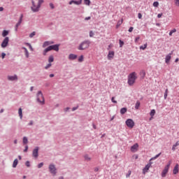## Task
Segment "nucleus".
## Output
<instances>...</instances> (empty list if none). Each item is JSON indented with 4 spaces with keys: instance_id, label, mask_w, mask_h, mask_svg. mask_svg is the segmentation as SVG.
Listing matches in <instances>:
<instances>
[{
    "instance_id": "obj_1",
    "label": "nucleus",
    "mask_w": 179,
    "mask_h": 179,
    "mask_svg": "<svg viewBox=\"0 0 179 179\" xmlns=\"http://www.w3.org/2000/svg\"><path fill=\"white\" fill-rule=\"evenodd\" d=\"M136 79H138V77L136 76V73L132 72L128 76V85H129V86H133Z\"/></svg>"
},
{
    "instance_id": "obj_2",
    "label": "nucleus",
    "mask_w": 179,
    "mask_h": 179,
    "mask_svg": "<svg viewBox=\"0 0 179 179\" xmlns=\"http://www.w3.org/2000/svg\"><path fill=\"white\" fill-rule=\"evenodd\" d=\"M53 50L54 51H59V45H50L47 48H45L43 51V55H47L48 51H51Z\"/></svg>"
},
{
    "instance_id": "obj_3",
    "label": "nucleus",
    "mask_w": 179,
    "mask_h": 179,
    "mask_svg": "<svg viewBox=\"0 0 179 179\" xmlns=\"http://www.w3.org/2000/svg\"><path fill=\"white\" fill-rule=\"evenodd\" d=\"M36 100L40 103V104L44 105L45 103L44 96L43 95V92H41V91L38 92L36 94Z\"/></svg>"
},
{
    "instance_id": "obj_4",
    "label": "nucleus",
    "mask_w": 179,
    "mask_h": 179,
    "mask_svg": "<svg viewBox=\"0 0 179 179\" xmlns=\"http://www.w3.org/2000/svg\"><path fill=\"white\" fill-rule=\"evenodd\" d=\"M170 166H171V161H169L168 164L165 166L164 170L162 171L161 176L162 178H164L167 176V173H169V170L170 169Z\"/></svg>"
},
{
    "instance_id": "obj_5",
    "label": "nucleus",
    "mask_w": 179,
    "mask_h": 179,
    "mask_svg": "<svg viewBox=\"0 0 179 179\" xmlns=\"http://www.w3.org/2000/svg\"><path fill=\"white\" fill-rule=\"evenodd\" d=\"M89 41H84L79 46L78 50H86V48H89Z\"/></svg>"
},
{
    "instance_id": "obj_6",
    "label": "nucleus",
    "mask_w": 179,
    "mask_h": 179,
    "mask_svg": "<svg viewBox=\"0 0 179 179\" xmlns=\"http://www.w3.org/2000/svg\"><path fill=\"white\" fill-rule=\"evenodd\" d=\"M31 3H32V6H31V9L32 10V12H38V10H40V7L38 5H36V3L34 2V0L31 1Z\"/></svg>"
},
{
    "instance_id": "obj_7",
    "label": "nucleus",
    "mask_w": 179,
    "mask_h": 179,
    "mask_svg": "<svg viewBox=\"0 0 179 179\" xmlns=\"http://www.w3.org/2000/svg\"><path fill=\"white\" fill-rule=\"evenodd\" d=\"M126 125L129 127V128H134V127H135V122H134V120H132V119H127L126 120Z\"/></svg>"
},
{
    "instance_id": "obj_8",
    "label": "nucleus",
    "mask_w": 179,
    "mask_h": 179,
    "mask_svg": "<svg viewBox=\"0 0 179 179\" xmlns=\"http://www.w3.org/2000/svg\"><path fill=\"white\" fill-rule=\"evenodd\" d=\"M9 44V37H6L1 43V48H6Z\"/></svg>"
},
{
    "instance_id": "obj_9",
    "label": "nucleus",
    "mask_w": 179,
    "mask_h": 179,
    "mask_svg": "<svg viewBox=\"0 0 179 179\" xmlns=\"http://www.w3.org/2000/svg\"><path fill=\"white\" fill-rule=\"evenodd\" d=\"M49 171L51 174L53 176H55L57 174V168H55V165L54 164H50L49 165Z\"/></svg>"
},
{
    "instance_id": "obj_10",
    "label": "nucleus",
    "mask_w": 179,
    "mask_h": 179,
    "mask_svg": "<svg viewBox=\"0 0 179 179\" xmlns=\"http://www.w3.org/2000/svg\"><path fill=\"white\" fill-rule=\"evenodd\" d=\"M115 55V52H114V50H109L107 58L109 61H111V59H114Z\"/></svg>"
},
{
    "instance_id": "obj_11",
    "label": "nucleus",
    "mask_w": 179,
    "mask_h": 179,
    "mask_svg": "<svg viewBox=\"0 0 179 179\" xmlns=\"http://www.w3.org/2000/svg\"><path fill=\"white\" fill-rule=\"evenodd\" d=\"M152 167V163L148 164L143 169V173L145 174L149 171V169Z\"/></svg>"
},
{
    "instance_id": "obj_12",
    "label": "nucleus",
    "mask_w": 179,
    "mask_h": 179,
    "mask_svg": "<svg viewBox=\"0 0 179 179\" xmlns=\"http://www.w3.org/2000/svg\"><path fill=\"white\" fill-rule=\"evenodd\" d=\"M139 148V145L138 143H135L134 145L131 147V152L135 153L138 152V149Z\"/></svg>"
},
{
    "instance_id": "obj_13",
    "label": "nucleus",
    "mask_w": 179,
    "mask_h": 179,
    "mask_svg": "<svg viewBox=\"0 0 179 179\" xmlns=\"http://www.w3.org/2000/svg\"><path fill=\"white\" fill-rule=\"evenodd\" d=\"M22 20H23V14H21L20 17V20L15 25V31H17V27H19V26H20V24H22Z\"/></svg>"
},
{
    "instance_id": "obj_14",
    "label": "nucleus",
    "mask_w": 179,
    "mask_h": 179,
    "mask_svg": "<svg viewBox=\"0 0 179 179\" xmlns=\"http://www.w3.org/2000/svg\"><path fill=\"white\" fill-rule=\"evenodd\" d=\"M32 156L36 159L38 157V147H36L35 149H34Z\"/></svg>"
},
{
    "instance_id": "obj_15",
    "label": "nucleus",
    "mask_w": 179,
    "mask_h": 179,
    "mask_svg": "<svg viewBox=\"0 0 179 179\" xmlns=\"http://www.w3.org/2000/svg\"><path fill=\"white\" fill-rule=\"evenodd\" d=\"M173 54V52L171 53L168 54L165 57V62L166 64H169L170 60L171 59V55Z\"/></svg>"
},
{
    "instance_id": "obj_16",
    "label": "nucleus",
    "mask_w": 179,
    "mask_h": 179,
    "mask_svg": "<svg viewBox=\"0 0 179 179\" xmlns=\"http://www.w3.org/2000/svg\"><path fill=\"white\" fill-rule=\"evenodd\" d=\"M8 79L11 81L17 80V76H8Z\"/></svg>"
},
{
    "instance_id": "obj_17",
    "label": "nucleus",
    "mask_w": 179,
    "mask_h": 179,
    "mask_svg": "<svg viewBox=\"0 0 179 179\" xmlns=\"http://www.w3.org/2000/svg\"><path fill=\"white\" fill-rule=\"evenodd\" d=\"M72 3H74L75 5H80V3H82V0L78 1L72 0L69 2V5H72Z\"/></svg>"
},
{
    "instance_id": "obj_18",
    "label": "nucleus",
    "mask_w": 179,
    "mask_h": 179,
    "mask_svg": "<svg viewBox=\"0 0 179 179\" xmlns=\"http://www.w3.org/2000/svg\"><path fill=\"white\" fill-rule=\"evenodd\" d=\"M78 58V55H74V54H70L69 56V59L72 60V59H76Z\"/></svg>"
},
{
    "instance_id": "obj_19",
    "label": "nucleus",
    "mask_w": 179,
    "mask_h": 179,
    "mask_svg": "<svg viewBox=\"0 0 179 179\" xmlns=\"http://www.w3.org/2000/svg\"><path fill=\"white\" fill-rule=\"evenodd\" d=\"M173 174H178V164H177L173 171Z\"/></svg>"
},
{
    "instance_id": "obj_20",
    "label": "nucleus",
    "mask_w": 179,
    "mask_h": 179,
    "mask_svg": "<svg viewBox=\"0 0 179 179\" xmlns=\"http://www.w3.org/2000/svg\"><path fill=\"white\" fill-rule=\"evenodd\" d=\"M18 114H19V117H20V120H22L23 118V112L22 110V108H20L18 109Z\"/></svg>"
},
{
    "instance_id": "obj_21",
    "label": "nucleus",
    "mask_w": 179,
    "mask_h": 179,
    "mask_svg": "<svg viewBox=\"0 0 179 179\" xmlns=\"http://www.w3.org/2000/svg\"><path fill=\"white\" fill-rule=\"evenodd\" d=\"M127 111H128V109L127 108H122L120 109V114L124 115V114H125V113H127Z\"/></svg>"
},
{
    "instance_id": "obj_22",
    "label": "nucleus",
    "mask_w": 179,
    "mask_h": 179,
    "mask_svg": "<svg viewBox=\"0 0 179 179\" xmlns=\"http://www.w3.org/2000/svg\"><path fill=\"white\" fill-rule=\"evenodd\" d=\"M22 50H24V51L25 57H26L27 58H29V50H27V48H22Z\"/></svg>"
},
{
    "instance_id": "obj_23",
    "label": "nucleus",
    "mask_w": 179,
    "mask_h": 179,
    "mask_svg": "<svg viewBox=\"0 0 179 179\" xmlns=\"http://www.w3.org/2000/svg\"><path fill=\"white\" fill-rule=\"evenodd\" d=\"M8 34H9V31L7 30H3L2 32V36L3 37H6V36H8Z\"/></svg>"
},
{
    "instance_id": "obj_24",
    "label": "nucleus",
    "mask_w": 179,
    "mask_h": 179,
    "mask_svg": "<svg viewBox=\"0 0 179 179\" xmlns=\"http://www.w3.org/2000/svg\"><path fill=\"white\" fill-rule=\"evenodd\" d=\"M17 163H19V161H17V159H15L13 164V169H15V167L17 166Z\"/></svg>"
},
{
    "instance_id": "obj_25",
    "label": "nucleus",
    "mask_w": 179,
    "mask_h": 179,
    "mask_svg": "<svg viewBox=\"0 0 179 179\" xmlns=\"http://www.w3.org/2000/svg\"><path fill=\"white\" fill-rule=\"evenodd\" d=\"M50 44H52V42H48V41H45L43 45V48H45V47H48V45H50Z\"/></svg>"
},
{
    "instance_id": "obj_26",
    "label": "nucleus",
    "mask_w": 179,
    "mask_h": 179,
    "mask_svg": "<svg viewBox=\"0 0 179 179\" xmlns=\"http://www.w3.org/2000/svg\"><path fill=\"white\" fill-rule=\"evenodd\" d=\"M155 114H156V110L155 109L151 110L150 113V117H155Z\"/></svg>"
},
{
    "instance_id": "obj_27",
    "label": "nucleus",
    "mask_w": 179,
    "mask_h": 179,
    "mask_svg": "<svg viewBox=\"0 0 179 179\" xmlns=\"http://www.w3.org/2000/svg\"><path fill=\"white\" fill-rule=\"evenodd\" d=\"M140 106H141V102H139V101H137L135 105L136 110H138Z\"/></svg>"
},
{
    "instance_id": "obj_28",
    "label": "nucleus",
    "mask_w": 179,
    "mask_h": 179,
    "mask_svg": "<svg viewBox=\"0 0 179 179\" xmlns=\"http://www.w3.org/2000/svg\"><path fill=\"white\" fill-rule=\"evenodd\" d=\"M48 62L51 64V62H54V56L50 55L48 58Z\"/></svg>"
},
{
    "instance_id": "obj_29",
    "label": "nucleus",
    "mask_w": 179,
    "mask_h": 179,
    "mask_svg": "<svg viewBox=\"0 0 179 179\" xmlns=\"http://www.w3.org/2000/svg\"><path fill=\"white\" fill-rule=\"evenodd\" d=\"M160 155H162V152H160L159 154L157 155L155 157H152L150 160V162H152V160H156V159H157V157H159L160 156Z\"/></svg>"
},
{
    "instance_id": "obj_30",
    "label": "nucleus",
    "mask_w": 179,
    "mask_h": 179,
    "mask_svg": "<svg viewBox=\"0 0 179 179\" xmlns=\"http://www.w3.org/2000/svg\"><path fill=\"white\" fill-rule=\"evenodd\" d=\"M147 47H148V43H145L143 45H141L140 47V50H146Z\"/></svg>"
},
{
    "instance_id": "obj_31",
    "label": "nucleus",
    "mask_w": 179,
    "mask_h": 179,
    "mask_svg": "<svg viewBox=\"0 0 179 179\" xmlns=\"http://www.w3.org/2000/svg\"><path fill=\"white\" fill-rule=\"evenodd\" d=\"M168 94H169V90L166 89V90H165L164 95V99H165V100H166V99H167Z\"/></svg>"
},
{
    "instance_id": "obj_32",
    "label": "nucleus",
    "mask_w": 179,
    "mask_h": 179,
    "mask_svg": "<svg viewBox=\"0 0 179 179\" xmlns=\"http://www.w3.org/2000/svg\"><path fill=\"white\" fill-rule=\"evenodd\" d=\"M43 3H44V0H38V6H39V8H41V4Z\"/></svg>"
},
{
    "instance_id": "obj_33",
    "label": "nucleus",
    "mask_w": 179,
    "mask_h": 179,
    "mask_svg": "<svg viewBox=\"0 0 179 179\" xmlns=\"http://www.w3.org/2000/svg\"><path fill=\"white\" fill-rule=\"evenodd\" d=\"M29 142V141L27 140V137H24L23 138V143L24 145H27V143Z\"/></svg>"
},
{
    "instance_id": "obj_34",
    "label": "nucleus",
    "mask_w": 179,
    "mask_h": 179,
    "mask_svg": "<svg viewBox=\"0 0 179 179\" xmlns=\"http://www.w3.org/2000/svg\"><path fill=\"white\" fill-rule=\"evenodd\" d=\"M52 65V64L51 63L48 64L45 66V69H49V68H51Z\"/></svg>"
},
{
    "instance_id": "obj_35",
    "label": "nucleus",
    "mask_w": 179,
    "mask_h": 179,
    "mask_svg": "<svg viewBox=\"0 0 179 179\" xmlns=\"http://www.w3.org/2000/svg\"><path fill=\"white\" fill-rule=\"evenodd\" d=\"M26 45H27L29 48V50H31V51L34 50L33 47L31 46V45L30 43H27Z\"/></svg>"
},
{
    "instance_id": "obj_36",
    "label": "nucleus",
    "mask_w": 179,
    "mask_h": 179,
    "mask_svg": "<svg viewBox=\"0 0 179 179\" xmlns=\"http://www.w3.org/2000/svg\"><path fill=\"white\" fill-rule=\"evenodd\" d=\"M177 31V29H173L169 32V36H173V33H176Z\"/></svg>"
},
{
    "instance_id": "obj_37",
    "label": "nucleus",
    "mask_w": 179,
    "mask_h": 179,
    "mask_svg": "<svg viewBox=\"0 0 179 179\" xmlns=\"http://www.w3.org/2000/svg\"><path fill=\"white\" fill-rule=\"evenodd\" d=\"M34 36H36V31H33L32 33H31L29 34L30 38H33V37H34Z\"/></svg>"
},
{
    "instance_id": "obj_38",
    "label": "nucleus",
    "mask_w": 179,
    "mask_h": 179,
    "mask_svg": "<svg viewBox=\"0 0 179 179\" xmlns=\"http://www.w3.org/2000/svg\"><path fill=\"white\" fill-rule=\"evenodd\" d=\"M85 160L89 161L90 160V157H89V155H84Z\"/></svg>"
},
{
    "instance_id": "obj_39",
    "label": "nucleus",
    "mask_w": 179,
    "mask_h": 179,
    "mask_svg": "<svg viewBox=\"0 0 179 179\" xmlns=\"http://www.w3.org/2000/svg\"><path fill=\"white\" fill-rule=\"evenodd\" d=\"M124 22V20H121V21H118L117 24V27H120V25Z\"/></svg>"
},
{
    "instance_id": "obj_40",
    "label": "nucleus",
    "mask_w": 179,
    "mask_h": 179,
    "mask_svg": "<svg viewBox=\"0 0 179 179\" xmlns=\"http://www.w3.org/2000/svg\"><path fill=\"white\" fill-rule=\"evenodd\" d=\"M78 62H83V55H81V56L78 58Z\"/></svg>"
},
{
    "instance_id": "obj_41",
    "label": "nucleus",
    "mask_w": 179,
    "mask_h": 179,
    "mask_svg": "<svg viewBox=\"0 0 179 179\" xmlns=\"http://www.w3.org/2000/svg\"><path fill=\"white\" fill-rule=\"evenodd\" d=\"M153 6H155V8H157V6H159V2L155 1L153 3Z\"/></svg>"
},
{
    "instance_id": "obj_42",
    "label": "nucleus",
    "mask_w": 179,
    "mask_h": 179,
    "mask_svg": "<svg viewBox=\"0 0 179 179\" xmlns=\"http://www.w3.org/2000/svg\"><path fill=\"white\" fill-rule=\"evenodd\" d=\"M111 101H112V103L117 104V101H115V97L113 96L111 99Z\"/></svg>"
},
{
    "instance_id": "obj_43",
    "label": "nucleus",
    "mask_w": 179,
    "mask_h": 179,
    "mask_svg": "<svg viewBox=\"0 0 179 179\" xmlns=\"http://www.w3.org/2000/svg\"><path fill=\"white\" fill-rule=\"evenodd\" d=\"M141 74L142 75L143 78H145V76H146V72L145 71H142L141 72Z\"/></svg>"
},
{
    "instance_id": "obj_44",
    "label": "nucleus",
    "mask_w": 179,
    "mask_h": 179,
    "mask_svg": "<svg viewBox=\"0 0 179 179\" xmlns=\"http://www.w3.org/2000/svg\"><path fill=\"white\" fill-rule=\"evenodd\" d=\"M84 3L85 5H90V0H84Z\"/></svg>"
},
{
    "instance_id": "obj_45",
    "label": "nucleus",
    "mask_w": 179,
    "mask_h": 179,
    "mask_svg": "<svg viewBox=\"0 0 179 179\" xmlns=\"http://www.w3.org/2000/svg\"><path fill=\"white\" fill-rule=\"evenodd\" d=\"M131 171H129L128 173L126 175L127 178H129L131 176Z\"/></svg>"
},
{
    "instance_id": "obj_46",
    "label": "nucleus",
    "mask_w": 179,
    "mask_h": 179,
    "mask_svg": "<svg viewBox=\"0 0 179 179\" xmlns=\"http://www.w3.org/2000/svg\"><path fill=\"white\" fill-rule=\"evenodd\" d=\"M43 166H44V163L41 162L38 165V169H41V167H43Z\"/></svg>"
},
{
    "instance_id": "obj_47",
    "label": "nucleus",
    "mask_w": 179,
    "mask_h": 179,
    "mask_svg": "<svg viewBox=\"0 0 179 179\" xmlns=\"http://www.w3.org/2000/svg\"><path fill=\"white\" fill-rule=\"evenodd\" d=\"M113 47H114V45H113V44L110 43V44L108 46L107 50H111V48H113Z\"/></svg>"
},
{
    "instance_id": "obj_48",
    "label": "nucleus",
    "mask_w": 179,
    "mask_h": 179,
    "mask_svg": "<svg viewBox=\"0 0 179 179\" xmlns=\"http://www.w3.org/2000/svg\"><path fill=\"white\" fill-rule=\"evenodd\" d=\"M119 43H120V47L122 48V45H124V41L120 40V41H119Z\"/></svg>"
},
{
    "instance_id": "obj_49",
    "label": "nucleus",
    "mask_w": 179,
    "mask_h": 179,
    "mask_svg": "<svg viewBox=\"0 0 179 179\" xmlns=\"http://www.w3.org/2000/svg\"><path fill=\"white\" fill-rule=\"evenodd\" d=\"M5 57H6V54L5 52H2L1 53V58H2V59H3L5 58Z\"/></svg>"
},
{
    "instance_id": "obj_50",
    "label": "nucleus",
    "mask_w": 179,
    "mask_h": 179,
    "mask_svg": "<svg viewBox=\"0 0 179 179\" xmlns=\"http://www.w3.org/2000/svg\"><path fill=\"white\" fill-rule=\"evenodd\" d=\"M25 164H26L27 167H30V162L27 161Z\"/></svg>"
},
{
    "instance_id": "obj_51",
    "label": "nucleus",
    "mask_w": 179,
    "mask_h": 179,
    "mask_svg": "<svg viewBox=\"0 0 179 179\" xmlns=\"http://www.w3.org/2000/svg\"><path fill=\"white\" fill-rule=\"evenodd\" d=\"M78 108H79V106H77L76 107H73L72 108V111H76V110H78Z\"/></svg>"
},
{
    "instance_id": "obj_52",
    "label": "nucleus",
    "mask_w": 179,
    "mask_h": 179,
    "mask_svg": "<svg viewBox=\"0 0 179 179\" xmlns=\"http://www.w3.org/2000/svg\"><path fill=\"white\" fill-rule=\"evenodd\" d=\"M141 37L138 36L135 38V43H138V41H139Z\"/></svg>"
},
{
    "instance_id": "obj_53",
    "label": "nucleus",
    "mask_w": 179,
    "mask_h": 179,
    "mask_svg": "<svg viewBox=\"0 0 179 179\" xmlns=\"http://www.w3.org/2000/svg\"><path fill=\"white\" fill-rule=\"evenodd\" d=\"M133 31H134V27H130V28L129 29V33H132Z\"/></svg>"
},
{
    "instance_id": "obj_54",
    "label": "nucleus",
    "mask_w": 179,
    "mask_h": 179,
    "mask_svg": "<svg viewBox=\"0 0 179 179\" xmlns=\"http://www.w3.org/2000/svg\"><path fill=\"white\" fill-rule=\"evenodd\" d=\"M162 16H163V13H159L157 15V18L160 19V17H162Z\"/></svg>"
},
{
    "instance_id": "obj_55",
    "label": "nucleus",
    "mask_w": 179,
    "mask_h": 179,
    "mask_svg": "<svg viewBox=\"0 0 179 179\" xmlns=\"http://www.w3.org/2000/svg\"><path fill=\"white\" fill-rule=\"evenodd\" d=\"M138 19H142V14L141 13L138 14Z\"/></svg>"
},
{
    "instance_id": "obj_56",
    "label": "nucleus",
    "mask_w": 179,
    "mask_h": 179,
    "mask_svg": "<svg viewBox=\"0 0 179 179\" xmlns=\"http://www.w3.org/2000/svg\"><path fill=\"white\" fill-rule=\"evenodd\" d=\"M50 6L51 9H54V8H55L54 4L52 3H50Z\"/></svg>"
},
{
    "instance_id": "obj_57",
    "label": "nucleus",
    "mask_w": 179,
    "mask_h": 179,
    "mask_svg": "<svg viewBox=\"0 0 179 179\" xmlns=\"http://www.w3.org/2000/svg\"><path fill=\"white\" fill-rule=\"evenodd\" d=\"M176 148H177V145L174 144L172 147V150H176Z\"/></svg>"
},
{
    "instance_id": "obj_58",
    "label": "nucleus",
    "mask_w": 179,
    "mask_h": 179,
    "mask_svg": "<svg viewBox=\"0 0 179 179\" xmlns=\"http://www.w3.org/2000/svg\"><path fill=\"white\" fill-rule=\"evenodd\" d=\"M28 150H29V146L26 145L25 149L24 150V152H27Z\"/></svg>"
},
{
    "instance_id": "obj_59",
    "label": "nucleus",
    "mask_w": 179,
    "mask_h": 179,
    "mask_svg": "<svg viewBox=\"0 0 179 179\" xmlns=\"http://www.w3.org/2000/svg\"><path fill=\"white\" fill-rule=\"evenodd\" d=\"M85 20H90V17H85Z\"/></svg>"
},
{
    "instance_id": "obj_60",
    "label": "nucleus",
    "mask_w": 179,
    "mask_h": 179,
    "mask_svg": "<svg viewBox=\"0 0 179 179\" xmlns=\"http://www.w3.org/2000/svg\"><path fill=\"white\" fill-rule=\"evenodd\" d=\"M175 145H176V146L179 145V141L176 143Z\"/></svg>"
},
{
    "instance_id": "obj_61",
    "label": "nucleus",
    "mask_w": 179,
    "mask_h": 179,
    "mask_svg": "<svg viewBox=\"0 0 179 179\" xmlns=\"http://www.w3.org/2000/svg\"><path fill=\"white\" fill-rule=\"evenodd\" d=\"M69 108H64V111H69Z\"/></svg>"
},
{
    "instance_id": "obj_62",
    "label": "nucleus",
    "mask_w": 179,
    "mask_h": 179,
    "mask_svg": "<svg viewBox=\"0 0 179 179\" xmlns=\"http://www.w3.org/2000/svg\"><path fill=\"white\" fill-rule=\"evenodd\" d=\"M3 7H0V12H3Z\"/></svg>"
},
{
    "instance_id": "obj_63",
    "label": "nucleus",
    "mask_w": 179,
    "mask_h": 179,
    "mask_svg": "<svg viewBox=\"0 0 179 179\" xmlns=\"http://www.w3.org/2000/svg\"><path fill=\"white\" fill-rule=\"evenodd\" d=\"M29 125H33V121H30V122L29 123Z\"/></svg>"
},
{
    "instance_id": "obj_64",
    "label": "nucleus",
    "mask_w": 179,
    "mask_h": 179,
    "mask_svg": "<svg viewBox=\"0 0 179 179\" xmlns=\"http://www.w3.org/2000/svg\"><path fill=\"white\" fill-rule=\"evenodd\" d=\"M94 171H96V172L99 171V168H95Z\"/></svg>"
}]
</instances>
